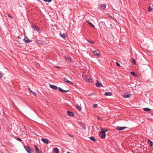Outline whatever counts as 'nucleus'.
I'll use <instances>...</instances> for the list:
<instances>
[{
  "label": "nucleus",
  "instance_id": "1",
  "mask_svg": "<svg viewBox=\"0 0 153 153\" xmlns=\"http://www.w3.org/2000/svg\"><path fill=\"white\" fill-rule=\"evenodd\" d=\"M24 148L28 153H33V150L29 146H24Z\"/></svg>",
  "mask_w": 153,
  "mask_h": 153
},
{
  "label": "nucleus",
  "instance_id": "2",
  "mask_svg": "<svg viewBox=\"0 0 153 153\" xmlns=\"http://www.w3.org/2000/svg\"><path fill=\"white\" fill-rule=\"evenodd\" d=\"M99 136L102 139H103L105 137V131L103 130V129H102L101 131L99 132Z\"/></svg>",
  "mask_w": 153,
  "mask_h": 153
},
{
  "label": "nucleus",
  "instance_id": "3",
  "mask_svg": "<svg viewBox=\"0 0 153 153\" xmlns=\"http://www.w3.org/2000/svg\"><path fill=\"white\" fill-rule=\"evenodd\" d=\"M23 40L25 43H29L32 42V40L29 39L26 36H25Z\"/></svg>",
  "mask_w": 153,
  "mask_h": 153
},
{
  "label": "nucleus",
  "instance_id": "4",
  "mask_svg": "<svg viewBox=\"0 0 153 153\" xmlns=\"http://www.w3.org/2000/svg\"><path fill=\"white\" fill-rule=\"evenodd\" d=\"M94 54L95 56L100 55V52L98 50H96L93 51Z\"/></svg>",
  "mask_w": 153,
  "mask_h": 153
},
{
  "label": "nucleus",
  "instance_id": "5",
  "mask_svg": "<svg viewBox=\"0 0 153 153\" xmlns=\"http://www.w3.org/2000/svg\"><path fill=\"white\" fill-rule=\"evenodd\" d=\"M126 127H120L119 126H117L116 127V129L119 130V131H121L122 130L125 128H126Z\"/></svg>",
  "mask_w": 153,
  "mask_h": 153
},
{
  "label": "nucleus",
  "instance_id": "6",
  "mask_svg": "<svg viewBox=\"0 0 153 153\" xmlns=\"http://www.w3.org/2000/svg\"><path fill=\"white\" fill-rule=\"evenodd\" d=\"M41 140L44 143L47 144L48 143V141H49L50 142H51L50 141L48 140L46 138H42L41 139Z\"/></svg>",
  "mask_w": 153,
  "mask_h": 153
},
{
  "label": "nucleus",
  "instance_id": "7",
  "mask_svg": "<svg viewBox=\"0 0 153 153\" xmlns=\"http://www.w3.org/2000/svg\"><path fill=\"white\" fill-rule=\"evenodd\" d=\"M34 147L35 150L37 153H40V150L36 145H34Z\"/></svg>",
  "mask_w": 153,
  "mask_h": 153
},
{
  "label": "nucleus",
  "instance_id": "8",
  "mask_svg": "<svg viewBox=\"0 0 153 153\" xmlns=\"http://www.w3.org/2000/svg\"><path fill=\"white\" fill-rule=\"evenodd\" d=\"M50 87L53 90H56L58 88L56 86L52 85H50Z\"/></svg>",
  "mask_w": 153,
  "mask_h": 153
},
{
  "label": "nucleus",
  "instance_id": "9",
  "mask_svg": "<svg viewBox=\"0 0 153 153\" xmlns=\"http://www.w3.org/2000/svg\"><path fill=\"white\" fill-rule=\"evenodd\" d=\"M95 85L97 87H99L100 86L103 87L102 84L101 83H100L98 81H97L95 84Z\"/></svg>",
  "mask_w": 153,
  "mask_h": 153
},
{
  "label": "nucleus",
  "instance_id": "10",
  "mask_svg": "<svg viewBox=\"0 0 153 153\" xmlns=\"http://www.w3.org/2000/svg\"><path fill=\"white\" fill-rule=\"evenodd\" d=\"M67 113L69 116H74V114L73 112L70 111H67Z\"/></svg>",
  "mask_w": 153,
  "mask_h": 153
},
{
  "label": "nucleus",
  "instance_id": "11",
  "mask_svg": "<svg viewBox=\"0 0 153 153\" xmlns=\"http://www.w3.org/2000/svg\"><path fill=\"white\" fill-rule=\"evenodd\" d=\"M58 89L60 91L62 92H66L69 91V90H64L61 89V88H60V87H58Z\"/></svg>",
  "mask_w": 153,
  "mask_h": 153
},
{
  "label": "nucleus",
  "instance_id": "12",
  "mask_svg": "<svg viewBox=\"0 0 153 153\" xmlns=\"http://www.w3.org/2000/svg\"><path fill=\"white\" fill-rule=\"evenodd\" d=\"M64 81H65L67 82V83H69V84H73V83L70 81H69L66 78H64Z\"/></svg>",
  "mask_w": 153,
  "mask_h": 153
},
{
  "label": "nucleus",
  "instance_id": "13",
  "mask_svg": "<svg viewBox=\"0 0 153 153\" xmlns=\"http://www.w3.org/2000/svg\"><path fill=\"white\" fill-rule=\"evenodd\" d=\"M130 95H131L130 94H125L123 95V97L124 98H129Z\"/></svg>",
  "mask_w": 153,
  "mask_h": 153
},
{
  "label": "nucleus",
  "instance_id": "14",
  "mask_svg": "<svg viewBox=\"0 0 153 153\" xmlns=\"http://www.w3.org/2000/svg\"><path fill=\"white\" fill-rule=\"evenodd\" d=\"M104 95L106 96H111L112 95V93L111 92H106L105 93Z\"/></svg>",
  "mask_w": 153,
  "mask_h": 153
},
{
  "label": "nucleus",
  "instance_id": "15",
  "mask_svg": "<svg viewBox=\"0 0 153 153\" xmlns=\"http://www.w3.org/2000/svg\"><path fill=\"white\" fill-rule=\"evenodd\" d=\"M53 152L55 153H59V150L57 148H55L53 149Z\"/></svg>",
  "mask_w": 153,
  "mask_h": 153
},
{
  "label": "nucleus",
  "instance_id": "16",
  "mask_svg": "<svg viewBox=\"0 0 153 153\" xmlns=\"http://www.w3.org/2000/svg\"><path fill=\"white\" fill-rule=\"evenodd\" d=\"M76 107L79 111H80L81 110L82 108L81 107L78 105H76Z\"/></svg>",
  "mask_w": 153,
  "mask_h": 153
},
{
  "label": "nucleus",
  "instance_id": "17",
  "mask_svg": "<svg viewBox=\"0 0 153 153\" xmlns=\"http://www.w3.org/2000/svg\"><path fill=\"white\" fill-rule=\"evenodd\" d=\"M100 6L103 9H104L105 8L106 5L105 4H102L100 5Z\"/></svg>",
  "mask_w": 153,
  "mask_h": 153
},
{
  "label": "nucleus",
  "instance_id": "18",
  "mask_svg": "<svg viewBox=\"0 0 153 153\" xmlns=\"http://www.w3.org/2000/svg\"><path fill=\"white\" fill-rule=\"evenodd\" d=\"M60 36L63 38L64 39H65V34H61L60 33L59 34Z\"/></svg>",
  "mask_w": 153,
  "mask_h": 153
},
{
  "label": "nucleus",
  "instance_id": "19",
  "mask_svg": "<svg viewBox=\"0 0 153 153\" xmlns=\"http://www.w3.org/2000/svg\"><path fill=\"white\" fill-rule=\"evenodd\" d=\"M143 110L145 111H151V109L148 108H143Z\"/></svg>",
  "mask_w": 153,
  "mask_h": 153
},
{
  "label": "nucleus",
  "instance_id": "20",
  "mask_svg": "<svg viewBox=\"0 0 153 153\" xmlns=\"http://www.w3.org/2000/svg\"><path fill=\"white\" fill-rule=\"evenodd\" d=\"M33 27L34 28V30L35 31H38L39 30V29L36 26H33Z\"/></svg>",
  "mask_w": 153,
  "mask_h": 153
},
{
  "label": "nucleus",
  "instance_id": "21",
  "mask_svg": "<svg viewBox=\"0 0 153 153\" xmlns=\"http://www.w3.org/2000/svg\"><path fill=\"white\" fill-rule=\"evenodd\" d=\"M65 58L66 59L68 60L70 62H71L72 61L71 59V57L70 56H67Z\"/></svg>",
  "mask_w": 153,
  "mask_h": 153
},
{
  "label": "nucleus",
  "instance_id": "22",
  "mask_svg": "<svg viewBox=\"0 0 153 153\" xmlns=\"http://www.w3.org/2000/svg\"><path fill=\"white\" fill-rule=\"evenodd\" d=\"M90 139L94 141H97V140L95 139V138L93 137H90Z\"/></svg>",
  "mask_w": 153,
  "mask_h": 153
},
{
  "label": "nucleus",
  "instance_id": "23",
  "mask_svg": "<svg viewBox=\"0 0 153 153\" xmlns=\"http://www.w3.org/2000/svg\"><path fill=\"white\" fill-rule=\"evenodd\" d=\"M148 141L149 142V143L150 145L151 146H153V143L152 142L151 140H150L149 139H148Z\"/></svg>",
  "mask_w": 153,
  "mask_h": 153
},
{
  "label": "nucleus",
  "instance_id": "24",
  "mask_svg": "<svg viewBox=\"0 0 153 153\" xmlns=\"http://www.w3.org/2000/svg\"><path fill=\"white\" fill-rule=\"evenodd\" d=\"M88 23L92 27L94 28L95 27V26L92 23L89 22V21H88Z\"/></svg>",
  "mask_w": 153,
  "mask_h": 153
},
{
  "label": "nucleus",
  "instance_id": "25",
  "mask_svg": "<svg viewBox=\"0 0 153 153\" xmlns=\"http://www.w3.org/2000/svg\"><path fill=\"white\" fill-rule=\"evenodd\" d=\"M86 80H87L89 82H92L93 81L92 79L91 78H89L88 79V80L87 79Z\"/></svg>",
  "mask_w": 153,
  "mask_h": 153
},
{
  "label": "nucleus",
  "instance_id": "26",
  "mask_svg": "<svg viewBox=\"0 0 153 153\" xmlns=\"http://www.w3.org/2000/svg\"><path fill=\"white\" fill-rule=\"evenodd\" d=\"M131 74L132 75H133V76H136V74H135V73L134 72H133V71H131Z\"/></svg>",
  "mask_w": 153,
  "mask_h": 153
},
{
  "label": "nucleus",
  "instance_id": "27",
  "mask_svg": "<svg viewBox=\"0 0 153 153\" xmlns=\"http://www.w3.org/2000/svg\"><path fill=\"white\" fill-rule=\"evenodd\" d=\"M131 59L134 64L135 65L136 62L135 60L133 58H131Z\"/></svg>",
  "mask_w": 153,
  "mask_h": 153
},
{
  "label": "nucleus",
  "instance_id": "28",
  "mask_svg": "<svg viewBox=\"0 0 153 153\" xmlns=\"http://www.w3.org/2000/svg\"><path fill=\"white\" fill-rule=\"evenodd\" d=\"M31 92L32 94L33 95H34L35 97L36 96V93L33 91H31Z\"/></svg>",
  "mask_w": 153,
  "mask_h": 153
},
{
  "label": "nucleus",
  "instance_id": "29",
  "mask_svg": "<svg viewBox=\"0 0 153 153\" xmlns=\"http://www.w3.org/2000/svg\"><path fill=\"white\" fill-rule=\"evenodd\" d=\"M88 42L89 43H91V44H94V42H93L92 41H91L90 40H88Z\"/></svg>",
  "mask_w": 153,
  "mask_h": 153
},
{
  "label": "nucleus",
  "instance_id": "30",
  "mask_svg": "<svg viewBox=\"0 0 153 153\" xmlns=\"http://www.w3.org/2000/svg\"><path fill=\"white\" fill-rule=\"evenodd\" d=\"M152 8H151L150 6H149V7L148 9V12H150L151 11H152Z\"/></svg>",
  "mask_w": 153,
  "mask_h": 153
},
{
  "label": "nucleus",
  "instance_id": "31",
  "mask_svg": "<svg viewBox=\"0 0 153 153\" xmlns=\"http://www.w3.org/2000/svg\"><path fill=\"white\" fill-rule=\"evenodd\" d=\"M44 1L46 2H50L52 0H44Z\"/></svg>",
  "mask_w": 153,
  "mask_h": 153
},
{
  "label": "nucleus",
  "instance_id": "32",
  "mask_svg": "<svg viewBox=\"0 0 153 153\" xmlns=\"http://www.w3.org/2000/svg\"><path fill=\"white\" fill-rule=\"evenodd\" d=\"M116 65L118 66V67H120V64L117 62H116Z\"/></svg>",
  "mask_w": 153,
  "mask_h": 153
},
{
  "label": "nucleus",
  "instance_id": "33",
  "mask_svg": "<svg viewBox=\"0 0 153 153\" xmlns=\"http://www.w3.org/2000/svg\"><path fill=\"white\" fill-rule=\"evenodd\" d=\"M93 106L94 108H95L97 107V104H95L93 105Z\"/></svg>",
  "mask_w": 153,
  "mask_h": 153
},
{
  "label": "nucleus",
  "instance_id": "34",
  "mask_svg": "<svg viewBox=\"0 0 153 153\" xmlns=\"http://www.w3.org/2000/svg\"><path fill=\"white\" fill-rule=\"evenodd\" d=\"M16 140L19 141H22L21 139L20 138H19V137L17 138Z\"/></svg>",
  "mask_w": 153,
  "mask_h": 153
},
{
  "label": "nucleus",
  "instance_id": "35",
  "mask_svg": "<svg viewBox=\"0 0 153 153\" xmlns=\"http://www.w3.org/2000/svg\"><path fill=\"white\" fill-rule=\"evenodd\" d=\"M67 135L71 137H73V135H72L69 134H67Z\"/></svg>",
  "mask_w": 153,
  "mask_h": 153
},
{
  "label": "nucleus",
  "instance_id": "36",
  "mask_svg": "<svg viewBox=\"0 0 153 153\" xmlns=\"http://www.w3.org/2000/svg\"><path fill=\"white\" fill-rule=\"evenodd\" d=\"M8 16L12 19L13 18V17L12 16H11L10 14H8Z\"/></svg>",
  "mask_w": 153,
  "mask_h": 153
},
{
  "label": "nucleus",
  "instance_id": "37",
  "mask_svg": "<svg viewBox=\"0 0 153 153\" xmlns=\"http://www.w3.org/2000/svg\"><path fill=\"white\" fill-rule=\"evenodd\" d=\"M3 76V74L1 73H0V78L2 77Z\"/></svg>",
  "mask_w": 153,
  "mask_h": 153
},
{
  "label": "nucleus",
  "instance_id": "38",
  "mask_svg": "<svg viewBox=\"0 0 153 153\" xmlns=\"http://www.w3.org/2000/svg\"><path fill=\"white\" fill-rule=\"evenodd\" d=\"M55 68H60V67H59V66H56L55 67Z\"/></svg>",
  "mask_w": 153,
  "mask_h": 153
},
{
  "label": "nucleus",
  "instance_id": "39",
  "mask_svg": "<svg viewBox=\"0 0 153 153\" xmlns=\"http://www.w3.org/2000/svg\"><path fill=\"white\" fill-rule=\"evenodd\" d=\"M108 131V130L107 129L105 130L104 131H105V132L107 131Z\"/></svg>",
  "mask_w": 153,
  "mask_h": 153
},
{
  "label": "nucleus",
  "instance_id": "40",
  "mask_svg": "<svg viewBox=\"0 0 153 153\" xmlns=\"http://www.w3.org/2000/svg\"><path fill=\"white\" fill-rule=\"evenodd\" d=\"M17 38L18 39H21L20 37V36H17Z\"/></svg>",
  "mask_w": 153,
  "mask_h": 153
},
{
  "label": "nucleus",
  "instance_id": "41",
  "mask_svg": "<svg viewBox=\"0 0 153 153\" xmlns=\"http://www.w3.org/2000/svg\"><path fill=\"white\" fill-rule=\"evenodd\" d=\"M97 118L98 119H99V120H100V118L99 117H97Z\"/></svg>",
  "mask_w": 153,
  "mask_h": 153
},
{
  "label": "nucleus",
  "instance_id": "42",
  "mask_svg": "<svg viewBox=\"0 0 153 153\" xmlns=\"http://www.w3.org/2000/svg\"><path fill=\"white\" fill-rule=\"evenodd\" d=\"M28 89H29V91H30V92H31V91H32L31 90L30 88H28Z\"/></svg>",
  "mask_w": 153,
  "mask_h": 153
},
{
  "label": "nucleus",
  "instance_id": "43",
  "mask_svg": "<svg viewBox=\"0 0 153 153\" xmlns=\"http://www.w3.org/2000/svg\"><path fill=\"white\" fill-rule=\"evenodd\" d=\"M90 95H93V94L92 93H91L90 94Z\"/></svg>",
  "mask_w": 153,
  "mask_h": 153
},
{
  "label": "nucleus",
  "instance_id": "44",
  "mask_svg": "<svg viewBox=\"0 0 153 153\" xmlns=\"http://www.w3.org/2000/svg\"><path fill=\"white\" fill-rule=\"evenodd\" d=\"M67 153H70L69 152H68Z\"/></svg>",
  "mask_w": 153,
  "mask_h": 153
},
{
  "label": "nucleus",
  "instance_id": "45",
  "mask_svg": "<svg viewBox=\"0 0 153 153\" xmlns=\"http://www.w3.org/2000/svg\"><path fill=\"white\" fill-rule=\"evenodd\" d=\"M151 115L153 116V114H152Z\"/></svg>",
  "mask_w": 153,
  "mask_h": 153
}]
</instances>
